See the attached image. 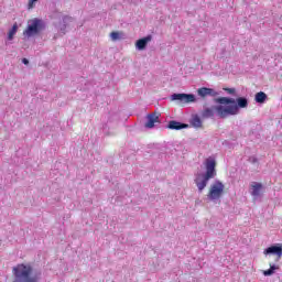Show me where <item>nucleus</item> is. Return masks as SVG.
Segmentation results:
<instances>
[{
	"mask_svg": "<svg viewBox=\"0 0 282 282\" xmlns=\"http://www.w3.org/2000/svg\"><path fill=\"white\" fill-rule=\"evenodd\" d=\"M216 167H217V161H215V159H213V158L206 159L205 174H197L196 178H195V184H196L199 193H202V191H204V188H206V186H208L209 180H215V177L217 176Z\"/></svg>",
	"mask_w": 282,
	"mask_h": 282,
	"instance_id": "f257e3e1",
	"label": "nucleus"
},
{
	"mask_svg": "<svg viewBox=\"0 0 282 282\" xmlns=\"http://www.w3.org/2000/svg\"><path fill=\"white\" fill-rule=\"evenodd\" d=\"M13 282H39V275L30 264L20 263L12 269Z\"/></svg>",
	"mask_w": 282,
	"mask_h": 282,
	"instance_id": "f03ea898",
	"label": "nucleus"
},
{
	"mask_svg": "<svg viewBox=\"0 0 282 282\" xmlns=\"http://www.w3.org/2000/svg\"><path fill=\"white\" fill-rule=\"evenodd\" d=\"M215 111H217L219 118H228V116H237L239 113V106L230 105L227 107L215 106L214 108H206L202 112V116L203 118H213V116H215Z\"/></svg>",
	"mask_w": 282,
	"mask_h": 282,
	"instance_id": "7ed1b4c3",
	"label": "nucleus"
},
{
	"mask_svg": "<svg viewBox=\"0 0 282 282\" xmlns=\"http://www.w3.org/2000/svg\"><path fill=\"white\" fill-rule=\"evenodd\" d=\"M225 193H226V185H224L221 181H215L209 186L207 197L210 199V202H218V199H221V197H224Z\"/></svg>",
	"mask_w": 282,
	"mask_h": 282,
	"instance_id": "20e7f679",
	"label": "nucleus"
},
{
	"mask_svg": "<svg viewBox=\"0 0 282 282\" xmlns=\"http://www.w3.org/2000/svg\"><path fill=\"white\" fill-rule=\"evenodd\" d=\"M42 23L41 20L34 19L31 20V24L28 25V28L23 31V35L28 36H34L41 32Z\"/></svg>",
	"mask_w": 282,
	"mask_h": 282,
	"instance_id": "39448f33",
	"label": "nucleus"
},
{
	"mask_svg": "<svg viewBox=\"0 0 282 282\" xmlns=\"http://www.w3.org/2000/svg\"><path fill=\"white\" fill-rule=\"evenodd\" d=\"M172 100H176L181 107H184V105H189V102H195V95L193 94H173Z\"/></svg>",
	"mask_w": 282,
	"mask_h": 282,
	"instance_id": "423d86ee",
	"label": "nucleus"
},
{
	"mask_svg": "<svg viewBox=\"0 0 282 282\" xmlns=\"http://www.w3.org/2000/svg\"><path fill=\"white\" fill-rule=\"evenodd\" d=\"M145 129H153L155 124H160V112H152L147 116Z\"/></svg>",
	"mask_w": 282,
	"mask_h": 282,
	"instance_id": "0eeeda50",
	"label": "nucleus"
},
{
	"mask_svg": "<svg viewBox=\"0 0 282 282\" xmlns=\"http://www.w3.org/2000/svg\"><path fill=\"white\" fill-rule=\"evenodd\" d=\"M152 39H153V36L148 35V36H145V37H142V39L138 40V41L135 42V47H137V50H140V51L147 50V45H148L149 43H151Z\"/></svg>",
	"mask_w": 282,
	"mask_h": 282,
	"instance_id": "6e6552de",
	"label": "nucleus"
},
{
	"mask_svg": "<svg viewBox=\"0 0 282 282\" xmlns=\"http://www.w3.org/2000/svg\"><path fill=\"white\" fill-rule=\"evenodd\" d=\"M264 254H276L278 259H281L282 247L281 246H271L264 250Z\"/></svg>",
	"mask_w": 282,
	"mask_h": 282,
	"instance_id": "1a4fd4ad",
	"label": "nucleus"
},
{
	"mask_svg": "<svg viewBox=\"0 0 282 282\" xmlns=\"http://www.w3.org/2000/svg\"><path fill=\"white\" fill-rule=\"evenodd\" d=\"M167 129H172L174 131H180L182 129H188V124L172 120L169 122Z\"/></svg>",
	"mask_w": 282,
	"mask_h": 282,
	"instance_id": "9d476101",
	"label": "nucleus"
},
{
	"mask_svg": "<svg viewBox=\"0 0 282 282\" xmlns=\"http://www.w3.org/2000/svg\"><path fill=\"white\" fill-rule=\"evenodd\" d=\"M200 98H206V96H217V93L213 88L202 87L197 90Z\"/></svg>",
	"mask_w": 282,
	"mask_h": 282,
	"instance_id": "9b49d317",
	"label": "nucleus"
},
{
	"mask_svg": "<svg viewBox=\"0 0 282 282\" xmlns=\"http://www.w3.org/2000/svg\"><path fill=\"white\" fill-rule=\"evenodd\" d=\"M262 188H263V184L253 182L251 184V195H252V197H259L261 195Z\"/></svg>",
	"mask_w": 282,
	"mask_h": 282,
	"instance_id": "f8f14e48",
	"label": "nucleus"
},
{
	"mask_svg": "<svg viewBox=\"0 0 282 282\" xmlns=\"http://www.w3.org/2000/svg\"><path fill=\"white\" fill-rule=\"evenodd\" d=\"M219 105H235V99L228 97H220L216 99Z\"/></svg>",
	"mask_w": 282,
	"mask_h": 282,
	"instance_id": "ddd939ff",
	"label": "nucleus"
},
{
	"mask_svg": "<svg viewBox=\"0 0 282 282\" xmlns=\"http://www.w3.org/2000/svg\"><path fill=\"white\" fill-rule=\"evenodd\" d=\"M192 127H195V129H202V119L199 116L195 115L191 120Z\"/></svg>",
	"mask_w": 282,
	"mask_h": 282,
	"instance_id": "4468645a",
	"label": "nucleus"
},
{
	"mask_svg": "<svg viewBox=\"0 0 282 282\" xmlns=\"http://www.w3.org/2000/svg\"><path fill=\"white\" fill-rule=\"evenodd\" d=\"M265 100H268V95H265V93L260 91V93L256 94V102L263 104V102H265Z\"/></svg>",
	"mask_w": 282,
	"mask_h": 282,
	"instance_id": "2eb2a0df",
	"label": "nucleus"
},
{
	"mask_svg": "<svg viewBox=\"0 0 282 282\" xmlns=\"http://www.w3.org/2000/svg\"><path fill=\"white\" fill-rule=\"evenodd\" d=\"M269 265L270 269L263 271L264 276H272V274H274V270H279V265H274L272 263H270Z\"/></svg>",
	"mask_w": 282,
	"mask_h": 282,
	"instance_id": "dca6fc26",
	"label": "nucleus"
},
{
	"mask_svg": "<svg viewBox=\"0 0 282 282\" xmlns=\"http://www.w3.org/2000/svg\"><path fill=\"white\" fill-rule=\"evenodd\" d=\"M18 30H19V25L17 23H14L12 29L8 33V40L9 41H12V39H14V34H17Z\"/></svg>",
	"mask_w": 282,
	"mask_h": 282,
	"instance_id": "f3484780",
	"label": "nucleus"
},
{
	"mask_svg": "<svg viewBox=\"0 0 282 282\" xmlns=\"http://www.w3.org/2000/svg\"><path fill=\"white\" fill-rule=\"evenodd\" d=\"M237 104H238V107H240V109H246V107H248V99L243 97H239L237 99Z\"/></svg>",
	"mask_w": 282,
	"mask_h": 282,
	"instance_id": "a211bd4d",
	"label": "nucleus"
},
{
	"mask_svg": "<svg viewBox=\"0 0 282 282\" xmlns=\"http://www.w3.org/2000/svg\"><path fill=\"white\" fill-rule=\"evenodd\" d=\"M110 39H112V41H118V39H120V33L113 31L110 33Z\"/></svg>",
	"mask_w": 282,
	"mask_h": 282,
	"instance_id": "6ab92c4d",
	"label": "nucleus"
},
{
	"mask_svg": "<svg viewBox=\"0 0 282 282\" xmlns=\"http://www.w3.org/2000/svg\"><path fill=\"white\" fill-rule=\"evenodd\" d=\"M225 91L228 94H235V88H226Z\"/></svg>",
	"mask_w": 282,
	"mask_h": 282,
	"instance_id": "aec40b11",
	"label": "nucleus"
},
{
	"mask_svg": "<svg viewBox=\"0 0 282 282\" xmlns=\"http://www.w3.org/2000/svg\"><path fill=\"white\" fill-rule=\"evenodd\" d=\"M22 63H23L24 65H29V64H30V61H28V58H23V59H22Z\"/></svg>",
	"mask_w": 282,
	"mask_h": 282,
	"instance_id": "412c9836",
	"label": "nucleus"
},
{
	"mask_svg": "<svg viewBox=\"0 0 282 282\" xmlns=\"http://www.w3.org/2000/svg\"><path fill=\"white\" fill-rule=\"evenodd\" d=\"M36 1H39V0H30L29 6L32 7V3H36Z\"/></svg>",
	"mask_w": 282,
	"mask_h": 282,
	"instance_id": "4be33fe9",
	"label": "nucleus"
}]
</instances>
